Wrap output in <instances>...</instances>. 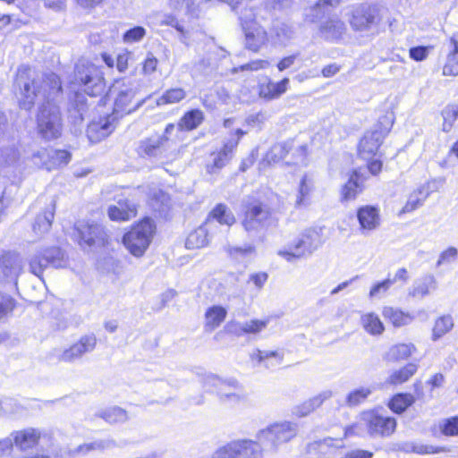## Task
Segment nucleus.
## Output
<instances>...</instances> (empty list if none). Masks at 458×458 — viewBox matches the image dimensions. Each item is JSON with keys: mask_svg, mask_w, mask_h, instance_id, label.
Masks as SVG:
<instances>
[{"mask_svg": "<svg viewBox=\"0 0 458 458\" xmlns=\"http://www.w3.org/2000/svg\"><path fill=\"white\" fill-rule=\"evenodd\" d=\"M458 256V250L454 247H449L447 250L443 251L437 260V265L440 266L443 263H449L454 260Z\"/></svg>", "mask_w": 458, "mask_h": 458, "instance_id": "nucleus-64", "label": "nucleus"}, {"mask_svg": "<svg viewBox=\"0 0 458 458\" xmlns=\"http://www.w3.org/2000/svg\"><path fill=\"white\" fill-rule=\"evenodd\" d=\"M291 145L287 142H280L273 145L267 153L265 160L269 164H276L283 160L289 151Z\"/></svg>", "mask_w": 458, "mask_h": 458, "instance_id": "nucleus-42", "label": "nucleus"}, {"mask_svg": "<svg viewBox=\"0 0 458 458\" xmlns=\"http://www.w3.org/2000/svg\"><path fill=\"white\" fill-rule=\"evenodd\" d=\"M416 347L412 344H398L393 345L386 353L385 359L388 361H399L408 359L414 352Z\"/></svg>", "mask_w": 458, "mask_h": 458, "instance_id": "nucleus-34", "label": "nucleus"}, {"mask_svg": "<svg viewBox=\"0 0 458 458\" xmlns=\"http://www.w3.org/2000/svg\"><path fill=\"white\" fill-rule=\"evenodd\" d=\"M186 97L184 89L175 88L166 90L160 98H157L158 106L175 104L182 100Z\"/></svg>", "mask_w": 458, "mask_h": 458, "instance_id": "nucleus-48", "label": "nucleus"}, {"mask_svg": "<svg viewBox=\"0 0 458 458\" xmlns=\"http://www.w3.org/2000/svg\"><path fill=\"white\" fill-rule=\"evenodd\" d=\"M96 416L103 419L110 424L123 423L128 420L125 410L114 406L98 411Z\"/></svg>", "mask_w": 458, "mask_h": 458, "instance_id": "nucleus-39", "label": "nucleus"}, {"mask_svg": "<svg viewBox=\"0 0 458 458\" xmlns=\"http://www.w3.org/2000/svg\"><path fill=\"white\" fill-rule=\"evenodd\" d=\"M418 366L414 363H408L400 369L393 371L386 382L391 385H400L408 381L417 371Z\"/></svg>", "mask_w": 458, "mask_h": 458, "instance_id": "nucleus-37", "label": "nucleus"}, {"mask_svg": "<svg viewBox=\"0 0 458 458\" xmlns=\"http://www.w3.org/2000/svg\"><path fill=\"white\" fill-rule=\"evenodd\" d=\"M382 314L384 318L391 322L395 327L409 325L414 319V317L410 313L403 312V310L393 307H385Z\"/></svg>", "mask_w": 458, "mask_h": 458, "instance_id": "nucleus-28", "label": "nucleus"}, {"mask_svg": "<svg viewBox=\"0 0 458 458\" xmlns=\"http://www.w3.org/2000/svg\"><path fill=\"white\" fill-rule=\"evenodd\" d=\"M146 35V30L141 26H136L123 34L125 43H134L140 41Z\"/></svg>", "mask_w": 458, "mask_h": 458, "instance_id": "nucleus-58", "label": "nucleus"}, {"mask_svg": "<svg viewBox=\"0 0 458 458\" xmlns=\"http://www.w3.org/2000/svg\"><path fill=\"white\" fill-rule=\"evenodd\" d=\"M238 145V140H227L222 149L216 154H213V160L207 165L208 174H216L223 168L232 157V154Z\"/></svg>", "mask_w": 458, "mask_h": 458, "instance_id": "nucleus-20", "label": "nucleus"}, {"mask_svg": "<svg viewBox=\"0 0 458 458\" xmlns=\"http://www.w3.org/2000/svg\"><path fill=\"white\" fill-rule=\"evenodd\" d=\"M454 327V320L450 315L438 318L432 330V340L437 341Z\"/></svg>", "mask_w": 458, "mask_h": 458, "instance_id": "nucleus-43", "label": "nucleus"}, {"mask_svg": "<svg viewBox=\"0 0 458 458\" xmlns=\"http://www.w3.org/2000/svg\"><path fill=\"white\" fill-rule=\"evenodd\" d=\"M162 24L171 26L174 28L180 34L179 39L182 43L188 45V39L190 37V32L188 30L184 28V26L174 16H167L163 21Z\"/></svg>", "mask_w": 458, "mask_h": 458, "instance_id": "nucleus-52", "label": "nucleus"}, {"mask_svg": "<svg viewBox=\"0 0 458 458\" xmlns=\"http://www.w3.org/2000/svg\"><path fill=\"white\" fill-rule=\"evenodd\" d=\"M107 214L113 221H128L136 216L137 209L132 202L120 199L116 204L109 206Z\"/></svg>", "mask_w": 458, "mask_h": 458, "instance_id": "nucleus-21", "label": "nucleus"}, {"mask_svg": "<svg viewBox=\"0 0 458 458\" xmlns=\"http://www.w3.org/2000/svg\"><path fill=\"white\" fill-rule=\"evenodd\" d=\"M345 24L338 18H330L321 23L319 32L326 40H338L345 33Z\"/></svg>", "mask_w": 458, "mask_h": 458, "instance_id": "nucleus-23", "label": "nucleus"}, {"mask_svg": "<svg viewBox=\"0 0 458 458\" xmlns=\"http://www.w3.org/2000/svg\"><path fill=\"white\" fill-rule=\"evenodd\" d=\"M333 5V0H318L310 10L312 13L307 14V16L311 17L310 21H315L316 19L321 17L327 11L328 7Z\"/></svg>", "mask_w": 458, "mask_h": 458, "instance_id": "nucleus-54", "label": "nucleus"}, {"mask_svg": "<svg viewBox=\"0 0 458 458\" xmlns=\"http://www.w3.org/2000/svg\"><path fill=\"white\" fill-rule=\"evenodd\" d=\"M135 91L132 89H126L120 91L114 101V112L118 114H130L140 106L142 101L132 105Z\"/></svg>", "mask_w": 458, "mask_h": 458, "instance_id": "nucleus-25", "label": "nucleus"}, {"mask_svg": "<svg viewBox=\"0 0 458 458\" xmlns=\"http://www.w3.org/2000/svg\"><path fill=\"white\" fill-rule=\"evenodd\" d=\"M443 75L458 76V55L455 53L448 55L446 63L443 67Z\"/></svg>", "mask_w": 458, "mask_h": 458, "instance_id": "nucleus-56", "label": "nucleus"}, {"mask_svg": "<svg viewBox=\"0 0 458 458\" xmlns=\"http://www.w3.org/2000/svg\"><path fill=\"white\" fill-rule=\"evenodd\" d=\"M431 48V47L422 46L411 47L409 50L410 57L417 62L423 61L428 57Z\"/></svg>", "mask_w": 458, "mask_h": 458, "instance_id": "nucleus-60", "label": "nucleus"}, {"mask_svg": "<svg viewBox=\"0 0 458 458\" xmlns=\"http://www.w3.org/2000/svg\"><path fill=\"white\" fill-rule=\"evenodd\" d=\"M37 157H47V170L51 171L66 165L71 160L70 152L63 149L41 148L37 151Z\"/></svg>", "mask_w": 458, "mask_h": 458, "instance_id": "nucleus-22", "label": "nucleus"}, {"mask_svg": "<svg viewBox=\"0 0 458 458\" xmlns=\"http://www.w3.org/2000/svg\"><path fill=\"white\" fill-rule=\"evenodd\" d=\"M38 131L47 140L58 139L63 131V119L59 107L50 101L43 104L37 116Z\"/></svg>", "mask_w": 458, "mask_h": 458, "instance_id": "nucleus-6", "label": "nucleus"}, {"mask_svg": "<svg viewBox=\"0 0 458 458\" xmlns=\"http://www.w3.org/2000/svg\"><path fill=\"white\" fill-rule=\"evenodd\" d=\"M439 427L441 432L445 436H458V417L444 420Z\"/></svg>", "mask_w": 458, "mask_h": 458, "instance_id": "nucleus-55", "label": "nucleus"}, {"mask_svg": "<svg viewBox=\"0 0 458 458\" xmlns=\"http://www.w3.org/2000/svg\"><path fill=\"white\" fill-rule=\"evenodd\" d=\"M92 451H104L106 449H111L117 446V443L114 439H98L90 443Z\"/></svg>", "mask_w": 458, "mask_h": 458, "instance_id": "nucleus-62", "label": "nucleus"}, {"mask_svg": "<svg viewBox=\"0 0 458 458\" xmlns=\"http://www.w3.org/2000/svg\"><path fill=\"white\" fill-rule=\"evenodd\" d=\"M267 320L252 319L243 322L245 334H257L267 327Z\"/></svg>", "mask_w": 458, "mask_h": 458, "instance_id": "nucleus-59", "label": "nucleus"}, {"mask_svg": "<svg viewBox=\"0 0 458 458\" xmlns=\"http://www.w3.org/2000/svg\"><path fill=\"white\" fill-rule=\"evenodd\" d=\"M204 114L199 109H193L187 112L179 121L180 130L191 131L196 129L203 121Z\"/></svg>", "mask_w": 458, "mask_h": 458, "instance_id": "nucleus-38", "label": "nucleus"}, {"mask_svg": "<svg viewBox=\"0 0 458 458\" xmlns=\"http://www.w3.org/2000/svg\"><path fill=\"white\" fill-rule=\"evenodd\" d=\"M74 81L83 86L86 94L92 97L101 95L106 88L102 71L87 60H79L75 64Z\"/></svg>", "mask_w": 458, "mask_h": 458, "instance_id": "nucleus-4", "label": "nucleus"}, {"mask_svg": "<svg viewBox=\"0 0 458 458\" xmlns=\"http://www.w3.org/2000/svg\"><path fill=\"white\" fill-rule=\"evenodd\" d=\"M55 216V205L52 204L49 209L40 213L35 218L32 225L33 232L35 234L41 236L47 233L52 225V222Z\"/></svg>", "mask_w": 458, "mask_h": 458, "instance_id": "nucleus-32", "label": "nucleus"}, {"mask_svg": "<svg viewBox=\"0 0 458 458\" xmlns=\"http://www.w3.org/2000/svg\"><path fill=\"white\" fill-rule=\"evenodd\" d=\"M298 433V425L292 421L273 423L257 433L260 445L276 452L279 445L291 441Z\"/></svg>", "mask_w": 458, "mask_h": 458, "instance_id": "nucleus-3", "label": "nucleus"}, {"mask_svg": "<svg viewBox=\"0 0 458 458\" xmlns=\"http://www.w3.org/2000/svg\"><path fill=\"white\" fill-rule=\"evenodd\" d=\"M64 255L61 249L51 247L30 259V271L39 277L48 266L58 268L64 267Z\"/></svg>", "mask_w": 458, "mask_h": 458, "instance_id": "nucleus-11", "label": "nucleus"}, {"mask_svg": "<svg viewBox=\"0 0 458 458\" xmlns=\"http://www.w3.org/2000/svg\"><path fill=\"white\" fill-rule=\"evenodd\" d=\"M394 284V280H391V278H386V280L376 284L369 292V297L374 298L380 294L381 293H386L388 289Z\"/></svg>", "mask_w": 458, "mask_h": 458, "instance_id": "nucleus-61", "label": "nucleus"}, {"mask_svg": "<svg viewBox=\"0 0 458 458\" xmlns=\"http://www.w3.org/2000/svg\"><path fill=\"white\" fill-rule=\"evenodd\" d=\"M155 228L153 220L143 219L124 234V246L133 256L141 257L151 242Z\"/></svg>", "mask_w": 458, "mask_h": 458, "instance_id": "nucleus-7", "label": "nucleus"}, {"mask_svg": "<svg viewBox=\"0 0 458 458\" xmlns=\"http://www.w3.org/2000/svg\"><path fill=\"white\" fill-rule=\"evenodd\" d=\"M208 243V230L205 226L201 225L188 235L185 247L189 250H194L203 248L207 246Z\"/></svg>", "mask_w": 458, "mask_h": 458, "instance_id": "nucleus-36", "label": "nucleus"}, {"mask_svg": "<svg viewBox=\"0 0 458 458\" xmlns=\"http://www.w3.org/2000/svg\"><path fill=\"white\" fill-rule=\"evenodd\" d=\"M359 179L360 175L358 172L354 171L344 187L343 195L344 199H354L357 194L362 191V187L359 182Z\"/></svg>", "mask_w": 458, "mask_h": 458, "instance_id": "nucleus-47", "label": "nucleus"}, {"mask_svg": "<svg viewBox=\"0 0 458 458\" xmlns=\"http://www.w3.org/2000/svg\"><path fill=\"white\" fill-rule=\"evenodd\" d=\"M62 90L59 77L55 73L38 75L28 65L17 69L13 81V92L20 108L30 111L39 100L50 101Z\"/></svg>", "mask_w": 458, "mask_h": 458, "instance_id": "nucleus-1", "label": "nucleus"}, {"mask_svg": "<svg viewBox=\"0 0 458 458\" xmlns=\"http://www.w3.org/2000/svg\"><path fill=\"white\" fill-rule=\"evenodd\" d=\"M340 441L341 440L327 437L310 443L308 445V448L310 452H318L320 454H326L329 453L331 449L340 447L341 445L338 444Z\"/></svg>", "mask_w": 458, "mask_h": 458, "instance_id": "nucleus-46", "label": "nucleus"}, {"mask_svg": "<svg viewBox=\"0 0 458 458\" xmlns=\"http://www.w3.org/2000/svg\"><path fill=\"white\" fill-rule=\"evenodd\" d=\"M76 230L80 237L81 246H104L107 243V234L104 227L94 222H80Z\"/></svg>", "mask_w": 458, "mask_h": 458, "instance_id": "nucleus-12", "label": "nucleus"}, {"mask_svg": "<svg viewBox=\"0 0 458 458\" xmlns=\"http://www.w3.org/2000/svg\"><path fill=\"white\" fill-rule=\"evenodd\" d=\"M429 196V191L426 185L420 186L417 190L412 191L407 199L406 204L403 206V213H411L423 205L425 200Z\"/></svg>", "mask_w": 458, "mask_h": 458, "instance_id": "nucleus-31", "label": "nucleus"}, {"mask_svg": "<svg viewBox=\"0 0 458 458\" xmlns=\"http://www.w3.org/2000/svg\"><path fill=\"white\" fill-rule=\"evenodd\" d=\"M442 116L444 119L443 131H450L458 118V106L450 105L445 106L442 111Z\"/></svg>", "mask_w": 458, "mask_h": 458, "instance_id": "nucleus-50", "label": "nucleus"}, {"mask_svg": "<svg viewBox=\"0 0 458 458\" xmlns=\"http://www.w3.org/2000/svg\"><path fill=\"white\" fill-rule=\"evenodd\" d=\"M209 217L216 220L221 225L228 226L235 223V217L232 211L225 204H217L209 213Z\"/></svg>", "mask_w": 458, "mask_h": 458, "instance_id": "nucleus-41", "label": "nucleus"}, {"mask_svg": "<svg viewBox=\"0 0 458 458\" xmlns=\"http://www.w3.org/2000/svg\"><path fill=\"white\" fill-rule=\"evenodd\" d=\"M245 34V46L248 49L258 52L267 41V31L257 23L242 22Z\"/></svg>", "mask_w": 458, "mask_h": 458, "instance_id": "nucleus-19", "label": "nucleus"}, {"mask_svg": "<svg viewBox=\"0 0 458 458\" xmlns=\"http://www.w3.org/2000/svg\"><path fill=\"white\" fill-rule=\"evenodd\" d=\"M205 387L212 388L221 403L225 405H236L247 399L243 386L235 379H222L219 377L209 374L203 378Z\"/></svg>", "mask_w": 458, "mask_h": 458, "instance_id": "nucleus-2", "label": "nucleus"}, {"mask_svg": "<svg viewBox=\"0 0 458 458\" xmlns=\"http://www.w3.org/2000/svg\"><path fill=\"white\" fill-rule=\"evenodd\" d=\"M23 268L22 259L18 253L6 252L0 258V275L6 281H16Z\"/></svg>", "mask_w": 458, "mask_h": 458, "instance_id": "nucleus-17", "label": "nucleus"}, {"mask_svg": "<svg viewBox=\"0 0 458 458\" xmlns=\"http://www.w3.org/2000/svg\"><path fill=\"white\" fill-rule=\"evenodd\" d=\"M96 344V336L94 335H87L82 336L70 348L58 352L56 356L60 361L72 362L80 359L83 354L92 352L95 349Z\"/></svg>", "mask_w": 458, "mask_h": 458, "instance_id": "nucleus-15", "label": "nucleus"}, {"mask_svg": "<svg viewBox=\"0 0 458 458\" xmlns=\"http://www.w3.org/2000/svg\"><path fill=\"white\" fill-rule=\"evenodd\" d=\"M90 443L82 444L73 449H65L61 453L62 458H76L80 455H86L91 452Z\"/></svg>", "mask_w": 458, "mask_h": 458, "instance_id": "nucleus-57", "label": "nucleus"}, {"mask_svg": "<svg viewBox=\"0 0 458 458\" xmlns=\"http://www.w3.org/2000/svg\"><path fill=\"white\" fill-rule=\"evenodd\" d=\"M289 79L284 78L281 81H268L267 84L260 86L259 95L266 99H274L284 94L288 87Z\"/></svg>", "mask_w": 458, "mask_h": 458, "instance_id": "nucleus-29", "label": "nucleus"}, {"mask_svg": "<svg viewBox=\"0 0 458 458\" xmlns=\"http://www.w3.org/2000/svg\"><path fill=\"white\" fill-rule=\"evenodd\" d=\"M360 424L371 437H389L396 428L395 419L381 416L374 411H363L360 414Z\"/></svg>", "mask_w": 458, "mask_h": 458, "instance_id": "nucleus-9", "label": "nucleus"}, {"mask_svg": "<svg viewBox=\"0 0 458 458\" xmlns=\"http://www.w3.org/2000/svg\"><path fill=\"white\" fill-rule=\"evenodd\" d=\"M269 63L267 60H254L248 64L241 65L239 68H236V71H258L260 69H265L268 67Z\"/></svg>", "mask_w": 458, "mask_h": 458, "instance_id": "nucleus-63", "label": "nucleus"}, {"mask_svg": "<svg viewBox=\"0 0 458 458\" xmlns=\"http://www.w3.org/2000/svg\"><path fill=\"white\" fill-rule=\"evenodd\" d=\"M360 322L364 330L371 335H380L385 330L379 317L375 313L370 312L362 315Z\"/></svg>", "mask_w": 458, "mask_h": 458, "instance_id": "nucleus-35", "label": "nucleus"}, {"mask_svg": "<svg viewBox=\"0 0 458 458\" xmlns=\"http://www.w3.org/2000/svg\"><path fill=\"white\" fill-rule=\"evenodd\" d=\"M174 123H168L162 135H153L140 141L139 149L140 154L148 157H157L166 151L171 145L168 135L174 130Z\"/></svg>", "mask_w": 458, "mask_h": 458, "instance_id": "nucleus-13", "label": "nucleus"}, {"mask_svg": "<svg viewBox=\"0 0 458 458\" xmlns=\"http://www.w3.org/2000/svg\"><path fill=\"white\" fill-rule=\"evenodd\" d=\"M116 116L113 114L92 121L87 128V136L90 142L98 143L107 138L116 127Z\"/></svg>", "mask_w": 458, "mask_h": 458, "instance_id": "nucleus-16", "label": "nucleus"}, {"mask_svg": "<svg viewBox=\"0 0 458 458\" xmlns=\"http://www.w3.org/2000/svg\"><path fill=\"white\" fill-rule=\"evenodd\" d=\"M403 449L406 452L411 451L420 454H436L446 451L445 447H435L433 445H415L412 443L405 444V446Z\"/></svg>", "mask_w": 458, "mask_h": 458, "instance_id": "nucleus-53", "label": "nucleus"}, {"mask_svg": "<svg viewBox=\"0 0 458 458\" xmlns=\"http://www.w3.org/2000/svg\"><path fill=\"white\" fill-rule=\"evenodd\" d=\"M40 437V432L35 428H27L18 431L14 436V444L21 450H27L34 446Z\"/></svg>", "mask_w": 458, "mask_h": 458, "instance_id": "nucleus-30", "label": "nucleus"}, {"mask_svg": "<svg viewBox=\"0 0 458 458\" xmlns=\"http://www.w3.org/2000/svg\"><path fill=\"white\" fill-rule=\"evenodd\" d=\"M225 250L232 259L238 261L244 260L248 256L253 254L255 251L254 246L250 244H245L244 246L241 247L228 245Z\"/></svg>", "mask_w": 458, "mask_h": 458, "instance_id": "nucleus-49", "label": "nucleus"}, {"mask_svg": "<svg viewBox=\"0 0 458 458\" xmlns=\"http://www.w3.org/2000/svg\"><path fill=\"white\" fill-rule=\"evenodd\" d=\"M358 220L362 230L371 231L379 225V215L376 208L366 206L358 211Z\"/></svg>", "mask_w": 458, "mask_h": 458, "instance_id": "nucleus-27", "label": "nucleus"}, {"mask_svg": "<svg viewBox=\"0 0 458 458\" xmlns=\"http://www.w3.org/2000/svg\"><path fill=\"white\" fill-rule=\"evenodd\" d=\"M372 393L370 388L361 387L351 392L346 397L347 405L353 407L362 403Z\"/></svg>", "mask_w": 458, "mask_h": 458, "instance_id": "nucleus-51", "label": "nucleus"}, {"mask_svg": "<svg viewBox=\"0 0 458 458\" xmlns=\"http://www.w3.org/2000/svg\"><path fill=\"white\" fill-rule=\"evenodd\" d=\"M262 449L259 442L243 439L233 441L216 450L212 458H260Z\"/></svg>", "mask_w": 458, "mask_h": 458, "instance_id": "nucleus-8", "label": "nucleus"}, {"mask_svg": "<svg viewBox=\"0 0 458 458\" xmlns=\"http://www.w3.org/2000/svg\"><path fill=\"white\" fill-rule=\"evenodd\" d=\"M317 248L318 233L316 231L310 229L306 230L288 250H278V255L287 261H293L295 259L310 255Z\"/></svg>", "mask_w": 458, "mask_h": 458, "instance_id": "nucleus-10", "label": "nucleus"}, {"mask_svg": "<svg viewBox=\"0 0 458 458\" xmlns=\"http://www.w3.org/2000/svg\"><path fill=\"white\" fill-rule=\"evenodd\" d=\"M391 126L392 119L383 116L371 130L364 133L358 146V153L362 159L369 161L377 154Z\"/></svg>", "mask_w": 458, "mask_h": 458, "instance_id": "nucleus-5", "label": "nucleus"}, {"mask_svg": "<svg viewBox=\"0 0 458 458\" xmlns=\"http://www.w3.org/2000/svg\"><path fill=\"white\" fill-rule=\"evenodd\" d=\"M269 216V208L260 202H255L248 207L242 224L247 232L259 231L266 225Z\"/></svg>", "mask_w": 458, "mask_h": 458, "instance_id": "nucleus-14", "label": "nucleus"}, {"mask_svg": "<svg viewBox=\"0 0 458 458\" xmlns=\"http://www.w3.org/2000/svg\"><path fill=\"white\" fill-rule=\"evenodd\" d=\"M430 289H436V279L432 275H427L414 282L409 295L413 298H423L429 293Z\"/></svg>", "mask_w": 458, "mask_h": 458, "instance_id": "nucleus-33", "label": "nucleus"}, {"mask_svg": "<svg viewBox=\"0 0 458 458\" xmlns=\"http://www.w3.org/2000/svg\"><path fill=\"white\" fill-rule=\"evenodd\" d=\"M21 152L17 141L4 142L0 147V162L8 166L17 165L21 160Z\"/></svg>", "mask_w": 458, "mask_h": 458, "instance_id": "nucleus-26", "label": "nucleus"}, {"mask_svg": "<svg viewBox=\"0 0 458 458\" xmlns=\"http://www.w3.org/2000/svg\"><path fill=\"white\" fill-rule=\"evenodd\" d=\"M414 402L415 398L413 395L410 394H398L391 400L389 408L395 413H402Z\"/></svg>", "mask_w": 458, "mask_h": 458, "instance_id": "nucleus-44", "label": "nucleus"}, {"mask_svg": "<svg viewBox=\"0 0 458 458\" xmlns=\"http://www.w3.org/2000/svg\"><path fill=\"white\" fill-rule=\"evenodd\" d=\"M227 311L221 306H213L209 308L205 314V327L209 330H214L225 319Z\"/></svg>", "mask_w": 458, "mask_h": 458, "instance_id": "nucleus-40", "label": "nucleus"}, {"mask_svg": "<svg viewBox=\"0 0 458 458\" xmlns=\"http://www.w3.org/2000/svg\"><path fill=\"white\" fill-rule=\"evenodd\" d=\"M377 22V12L371 6H360L353 11L350 21L352 28L356 31H365Z\"/></svg>", "mask_w": 458, "mask_h": 458, "instance_id": "nucleus-18", "label": "nucleus"}, {"mask_svg": "<svg viewBox=\"0 0 458 458\" xmlns=\"http://www.w3.org/2000/svg\"><path fill=\"white\" fill-rule=\"evenodd\" d=\"M312 188L313 184L311 181L309 180L306 175H304L299 185L298 194L295 200V207L300 208L308 205V199L310 195Z\"/></svg>", "mask_w": 458, "mask_h": 458, "instance_id": "nucleus-45", "label": "nucleus"}, {"mask_svg": "<svg viewBox=\"0 0 458 458\" xmlns=\"http://www.w3.org/2000/svg\"><path fill=\"white\" fill-rule=\"evenodd\" d=\"M333 393L331 390H325L318 395L303 402L301 404L297 405L293 409V413L298 417H305L320 407L322 403L331 398Z\"/></svg>", "mask_w": 458, "mask_h": 458, "instance_id": "nucleus-24", "label": "nucleus"}]
</instances>
